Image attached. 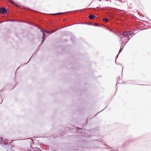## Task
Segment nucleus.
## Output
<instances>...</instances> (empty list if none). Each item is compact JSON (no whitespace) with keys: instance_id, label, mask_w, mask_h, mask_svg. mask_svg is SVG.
Segmentation results:
<instances>
[{"instance_id":"nucleus-2","label":"nucleus","mask_w":151,"mask_h":151,"mask_svg":"<svg viewBox=\"0 0 151 151\" xmlns=\"http://www.w3.org/2000/svg\"><path fill=\"white\" fill-rule=\"evenodd\" d=\"M0 11L1 14H3L6 12V10L4 8H1L0 10Z\"/></svg>"},{"instance_id":"nucleus-4","label":"nucleus","mask_w":151,"mask_h":151,"mask_svg":"<svg viewBox=\"0 0 151 151\" xmlns=\"http://www.w3.org/2000/svg\"><path fill=\"white\" fill-rule=\"evenodd\" d=\"M103 20L105 22H108L109 21V19L107 18H104L103 19Z\"/></svg>"},{"instance_id":"nucleus-3","label":"nucleus","mask_w":151,"mask_h":151,"mask_svg":"<svg viewBox=\"0 0 151 151\" xmlns=\"http://www.w3.org/2000/svg\"><path fill=\"white\" fill-rule=\"evenodd\" d=\"M95 17H96V16L95 15H93L92 14H91L89 16V18L90 19H93Z\"/></svg>"},{"instance_id":"nucleus-5","label":"nucleus","mask_w":151,"mask_h":151,"mask_svg":"<svg viewBox=\"0 0 151 151\" xmlns=\"http://www.w3.org/2000/svg\"><path fill=\"white\" fill-rule=\"evenodd\" d=\"M62 14V13H56V14H52V15H58V14Z\"/></svg>"},{"instance_id":"nucleus-7","label":"nucleus","mask_w":151,"mask_h":151,"mask_svg":"<svg viewBox=\"0 0 151 151\" xmlns=\"http://www.w3.org/2000/svg\"><path fill=\"white\" fill-rule=\"evenodd\" d=\"M42 33L43 34V37H42V38L43 39V37H45V35L44 34V31H42Z\"/></svg>"},{"instance_id":"nucleus-1","label":"nucleus","mask_w":151,"mask_h":151,"mask_svg":"<svg viewBox=\"0 0 151 151\" xmlns=\"http://www.w3.org/2000/svg\"><path fill=\"white\" fill-rule=\"evenodd\" d=\"M130 31H127L124 32L123 34V36L127 37L128 36V35H131L132 34L130 33Z\"/></svg>"},{"instance_id":"nucleus-6","label":"nucleus","mask_w":151,"mask_h":151,"mask_svg":"<svg viewBox=\"0 0 151 151\" xmlns=\"http://www.w3.org/2000/svg\"><path fill=\"white\" fill-rule=\"evenodd\" d=\"M123 37H124L123 36V34L120 35L119 37L120 38H121V39H122Z\"/></svg>"},{"instance_id":"nucleus-8","label":"nucleus","mask_w":151,"mask_h":151,"mask_svg":"<svg viewBox=\"0 0 151 151\" xmlns=\"http://www.w3.org/2000/svg\"><path fill=\"white\" fill-rule=\"evenodd\" d=\"M129 40V38H128V41Z\"/></svg>"}]
</instances>
